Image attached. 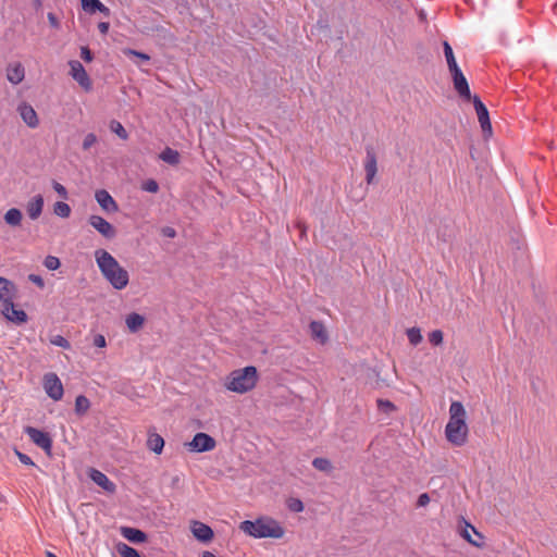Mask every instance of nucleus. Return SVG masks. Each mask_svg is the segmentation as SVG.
<instances>
[{
	"label": "nucleus",
	"instance_id": "f257e3e1",
	"mask_svg": "<svg viewBox=\"0 0 557 557\" xmlns=\"http://www.w3.org/2000/svg\"><path fill=\"white\" fill-rule=\"evenodd\" d=\"M97 267L106 281L116 290L124 289L129 282L128 272L107 250L95 251Z\"/></svg>",
	"mask_w": 557,
	"mask_h": 557
},
{
	"label": "nucleus",
	"instance_id": "f03ea898",
	"mask_svg": "<svg viewBox=\"0 0 557 557\" xmlns=\"http://www.w3.org/2000/svg\"><path fill=\"white\" fill-rule=\"evenodd\" d=\"M467 412L460 401H453L449 407V419L445 426L446 440L454 446H463L468 441L469 429L466 422Z\"/></svg>",
	"mask_w": 557,
	"mask_h": 557
},
{
	"label": "nucleus",
	"instance_id": "7ed1b4c3",
	"mask_svg": "<svg viewBox=\"0 0 557 557\" xmlns=\"http://www.w3.org/2000/svg\"><path fill=\"white\" fill-rule=\"evenodd\" d=\"M239 529L253 539H281L285 534L280 522L269 517H260L253 521L245 520Z\"/></svg>",
	"mask_w": 557,
	"mask_h": 557
},
{
	"label": "nucleus",
	"instance_id": "20e7f679",
	"mask_svg": "<svg viewBox=\"0 0 557 557\" xmlns=\"http://www.w3.org/2000/svg\"><path fill=\"white\" fill-rule=\"evenodd\" d=\"M258 382L257 368L247 366L232 371L226 377L225 387L237 394H245L255 388Z\"/></svg>",
	"mask_w": 557,
	"mask_h": 557
},
{
	"label": "nucleus",
	"instance_id": "39448f33",
	"mask_svg": "<svg viewBox=\"0 0 557 557\" xmlns=\"http://www.w3.org/2000/svg\"><path fill=\"white\" fill-rule=\"evenodd\" d=\"M42 385L46 394L54 401L62 399L64 389L60 377L53 373L44 375Z\"/></svg>",
	"mask_w": 557,
	"mask_h": 557
},
{
	"label": "nucleus",
	"instance_id": "423d86ee",
	"mask_svg": "<svg viewBox=\"0 0 557 557\" xmlns=\"http://www.w3.org/2000/svg\"><path fill=\"white\" fill-rule=\"evenodd\" d=\"M24 433L30 438V441L35 445L40 447L46 454H51L52 438L47 432L36 429L34 426H26L24 429Z\"/></svg>",
	"mask_w": 557,
	"mask_h": 557
},
{
	"label": "nucleus",
	"instance_id": "0eeeda50",
	"mask_svg": "<svg viewBox=\"0 0 557 557\" xmlns=\"http://www.w3.org/2000/svg\"><path fill=\"white\" fill-rule=\"evenodd\" d=\"M215 447V440L203 432L196 433L193 440L188 443V448L194 453L210 451Z\"/></svg>",
	"mask_w": 557,
	"mask_h": 557
},
{
	"label": "nucleus",
	"instance_id": "6e6552de",
	"mask_svg": "<svg viewBox=\"0 0 557 557\" xmlns=\"http://www.w3.org/2000/svg\"><path fill=\"white\" fill-rule=\"evenodd\" d=\"M69 65L73 79L76 81L85 91H90L92 84L83 64L77 60H72L69 62Z\"/></svg>",
	"mask_w": 557,
	"mask_h": 557
},
{
	"label": "nucleus",
	"instance_id": "1a4fd4ad",
	"mask_svg": "<svg viewBox=\"0 0 557 557\" xmlns=\"http://www.w3.org/2000/svg\"><path fill=\"white\" fill-rule=\"evenodd\" d=\"M88 223L107 239H112L116 234L114 226L100 215H90Z\"/></svg>",
	"mask_w": 557,
	"mask_h": 557
},
{
	"label": "nucleus",
	"instance_id": "9d476101",
	"mask_svg": "<svg viewBox=\"0 0 557 557\" xmlns=\"http://www.w3.org/2000/svg\"><path fill=\"white\" fill-rule=\"evenodd\" d=\"M473 106L478 115L479 123L483 133H492V124L486 106L481 101L478 96L473 97Z\"/></svg>",
	"mask_w": 557,
	"mask_h": 557
},
{
	"label": "nucleus",
	"instance_id": "9b49d317",
	"mask_svg": "<svg viewBox=\"0 0 557 557\" xmlns=\"http://www.w3.org/2000/svg\"><path fill=\"white\" fill-rule=\"evenodd\" d=\"M16 111L18 112L23 122L29 128H36L39 125V119L35 109L27 102L23 101L17 106Z\"/></svg>",
	"mask_w": 557,
	"mask_h": 557
},
{
	"label": "nucleus",
	"instance_id": "f8f14e48",
	"mask_svg": "<svg viewBox=\"0 0 557 557\" xmlns=\"http://www.w3.org/2000/svg\"><path fill=\"white\" fill-rule=\"evenodd\" d=\"M95 199L101 209L108 213H115L119 210L116 201L106 189L97 190L95 193Z\"/></svg>",
	"mask_w": 557,
	"mask_h": 557
},
{
	"label": "nucleus",
	"instance_id": "ddd939ff",
	"mask_svg": "<svg viewBox=\"0 0 557 557\" xmlns=\"http://www.w3.org/2000/svg\"><path fill=\"white\" fill-rule=\"evenodd\" d=\"M453 75L454 86L456 91L467 99L471 97L469 84L467 82V78L465 77L460 67H456V70L450 71Z\"/></svg>",
	"mask_w": 557,
	"mask_h": 557
},
{
	"label": "nucleus",
	"instance_id": "4468645a",
	"mask_svg": "<svg viewBox=\"0 0 557 557\" xmlns=\"http://www.w3.org/2000/svg\"><path fill=\"white\" fill-rule=\"evenodd\" d=\"M16 293V287L12 281L0 276V301L5 305L12 306V300L14 299Z\"/></svg>",
	"mask_w": 557,
	"mask_h": 557
},
{
	"label": "nucleus",
	"instance_id": "2eb2a0df",
	"mask_svg": "<svg viewBox=\"0 0 557 557\" xmlns=\"http://www.w3.org/2000/svg\"><path fill=\"white\" fill-rule=\"evenodd\" d=\"M190 531L193 535L202 543L210 542L214 535L211 527L200 521H194L190 525Z\"/></svg>",
	"mask_w": 557,
	"mask_h": 557
},
{
	"label": "nucleus",
	"instance_id": "dca6fc26",
	"mask_svg": "<svg viewBox=\"0 0 557 557\" xmlns=\"http://www.w3.org/2000/svg\"><path fill=\"white\" fill-rule=\"evenodd\" d=\"M89 478L95 484L102 487L108 493H114L116 490L115 484L100 470L90 469Z\"/></svg>",
	"mask_w": 557,
	"mask_h": 557
},
{
	"label": "nucleus",
	"instance_id": "f3484780",
	"mask_svg": "<svg viewBox=\"0 0 557 557\" xmlns=\"http://www.w3.org/2000/svg\"><path fill=\"white\" fill-rule=\"evenodd\" d=\"M25 78V67L21 62H12L7 66V79L12 85H18Z\"/></svg>",
	"mask_w": 557,
	"mask_h": 557
},
{
	"label": "nucleus",
	"instance_id": "a211bd4d",
	"mask_svg": "<svg viewBox=\"0 0 557 557\" xmlns=\"http://www.w3.org/2000/svg\"><path fill=\"white\" fill-rule=\"evenodd\" d=\"M2 313L5 317V319H8L9 321L16 323V324H23L28 319L27 313L23 309H16L14 307L13 301H12V306H10V305L3 306Z\"/></svg>",
	"mask_w": 557,
	"mask_h": 557
},
{
	"label": "nucleus",
	"instance_id": "6ab92c4d",
	"mask_svg": "<svg viewBox=\"0 0 557 557\" xmlns=\"http://www.w3.org/2000/svg\"><path fill=\"white\" fill-rule=\"evenodd\" d=\"M366 181L371 184L376 175V156L371 147L367 148V156L364 161Z\"/></svg>",
	"mask_w": 557,
	"mask_h": 557
},
{
	"label": "nucleus",
	"instance_id": "aec40b11",
	"mask_svg": "<svg viewBox=\"0 0 557 557\" xmlns=\"http://www.w3.org/2000/svg\"><path fill=\"white\" fill-rule=\"evenodd\" d=\"M44 203L45 201L41 195H36L28 200L26 205V213L30 220L35 221L41 215Z\"/></svg>",
	"mask_w": 557,
	"mask_h": 557
},
{
	"label": "nucleus",
	"instance_id": "412c9836",
	"mask_svg": "<svg viewBox=\"0 0 557 557\" xmlns=\"http://www.w3.org/2000/svg\"><path fill=\"white\" fill-rule=\"evenodd\" d=\"M121 534L127 541L135 544L144 543L147 540L146 533L136 528L124 527L121 529Z\"/></svg>",
	"mask_w": 557,
	"mask_h": 557
},
{
	"label": "nucleus",
	"instance_id": "4be33fe9",
	"mask_svg": "<svg viewBox=\"0 0 557 557\" xmlns=\"http://www.w3.org/2000/svg\"><path fill=\"white\" fill-rule=\"evenodd\" d=\"M81 4L84 11L88 13L100 12L104 15L110 14V10L100 0H81Z\"/></svg>",
	"mask_w": 557,
	"mask_h": 557
},
{
	"label": "nucleus",
	"instance_id": "5701e85b",
	"mask_svg": "<svg viewBox=\"0 0 557 557\" xmlns=\"http://www.w3.org/2000/svg\"><path fill=\"white\" fill-rule=\"evenodd\" d=\"M125 323H126L127 329L132 333H136L139 329L143 327V325L145 323V318H144V315H141L137 312H132L128 315H126Z\"/></svg>",
	"mask_w": 557,
	"mask_h": 557
},
{
	"label": "nucleus",
	"instance_id": "b1692460",
	"mask_svg": "<svg viewBox=\"0 0 557 557\" xmlns=\"http://www.w3.org/2000/svg\"><path fill=\"white\" fill-rule=\"evenodd\" d=\"M147 447L157 455H160L164 447V440L158 433H149L147 438Z\"/></svg>",
	"mask_w": 557,
	"mask_h": 557
},
{
	"label": "nucleus",
	"instance_id": "393cba45",
	"mask_svg": "<svg viewBox=\"0 0 557 557\" xmlns=\"http://www.w3.org/2000/svg\"><path fill=\"white\" fill-rule=\"evenodd\" d=\"M310 332L312 337L318 339L322 344H324L329 338L323 323L319 321H312L310 323Z\"/></svg>",
	"mask_w": 557,
	"mask_h": 557
},
{
	"label": "nucleus",
	"instance_id": "a878e982",
	"mask_svg": "<svg viewBox=\"0 0 557 557\" xmlns=\"http://www.w3.org/2000/svg\"><path fill=\"white\" fill-rule=\"evenodd\" d=\"M4 221L10 226H18L22 222V212L17 208L9 209L4 214Z\"/></svg>",
	"mask_w": 557,
	"mask_h": 557
},
{
	"label": "nucleus",
	"instance_id": "bb28decb",
	"mask_svg": "<svg viewBox=\"0 0 557 557\" xmlns=\"http://www.w3.org/2000/svg\"><path fill=\"white\" fill-rule=\"evenodd\" d=\"M160 159L169 164L175 165L180 162V154L176 150L168 147L160 153Z\"/></svg>",
	"mask_w": 557,
	"mask_h": 557
},
{
	"label": "nucleus",
	"instance_id": "cd10ccee",
	"mask_svg": "<svg viewBox=\"0 0 557 557\" xmlns=\"http://www.w3.org/2000/svg\"><path fill=\"white\" fill-rule=\"evenodd\" d=\"M443 49H444V54H445L449 71H453V70H456V67H459L456 62L453 48L448 41L443 42Z\"/></svg>",
	"mask_w": 557,
	"mask_h": 557
},
{
	"label": "nucleus",
	"instance_id": "c85d7f7f",
	"mask_svg": "<svg viewBox=\"0 0 557 557\" xmlns=\"http://www.w3.org/2000/svg\"><path fill=\"white\" fill-rule=\"evenodd\" d=\"M89 408V399L84 395H78L75 399V413L78 416H83L88 411Z\"/></svg>",
	"mask_w": 557,
	"mask_h": 557
},
{
	"label": "nucleus",
	"instance_id": "c756f323",
	"mask_svg": "<svg viewBox=\"0 0 557 557\" xmlns=\"http://www.w3.org/2000/svg\"><path fill=\"white\" fill-rule=\"evenodd\" d=\"M312 466L325 473H330L333 470L332 462L327 458L317 457L312 460Z\"/></svg>",
	"mask_w": 557,
	"mask_h": 557
},
{
	"label": "nucleus",
	"instance_id": "7c9ffc66",
	"mask_svg": "<svg viewBox=\"0 0 557 557\" xmlns=\"http://www.w3.org/2000/svg\"><path fill=\"white\" fill-rule=\"evenodd\" d=\"M53 212L55 215L65 219L71 214V207L66 202L58 201L53 206Z\"/></svg>",
	"mask_w": 557,
	"mask_h": 557
},
{
	"label": "nucleus",
	"instance_id": "2f4dec72",
	"mask_svg": "<svg viewBox=\"0 0 557 557\" xmlns=\"http://www.w3.org/2000/svg\"><path fill=\"white\" fill-rule=\"evenodd\" d=\"M407 337L411 345L417 346L422 342V335L419 327H410L407 330Z\"/></svg>",
	"mask_w": 557,
	"mask_h": 557
},
{
	"label": "nucleus",
	"instance_id": "473e14b6",
	"mask_svg": "<svg viewBox=\"0 0 557 557\" xmlns=\"http://www.w3.org/2000/svg\"><path fill=\"white\" fill-rule=\"evenodd\" d=\"M110 129L123 140L127 139L128 137L126 129L119 121L112 120L110 122Z\"/></svg>",
	"mask_w": 557,
	"mask_h": 557
},
{
	"label": "nucleus",
	"instance_id": "72a5a7b5",
	"mask_svg": "<svg viewBox=\"0 0 557 557\" xmlns=\"http://www.w3.org/2000/svg\"><path fill=\"white\" fill-rule=\"evenodd\" d=\"M117 550L122 557H140L137 549L124 543L117 546Z\"/></svg>",
	"mask_w": 557,
	"mask_h": 557
},
{
	"label": "nucleus",
	"instance_id": "f704fd0d",
	"mask_svg": "<svg viewBox=\"0 0 557 557\" xmlns=\"http://www.w3.org/2000/svg\"><path fill=\"white\" fill-rule=\"evenodd\" d=\"M60 260L58 257H54V256H47L44 260V265L50 270V271H55L60 268Z\"/></svg>",
	"mask_w": 557,
	"mask_h": 557
},
{
	"label": "nucleus",
	"instance_id": "c9c22d12",
	"mask_svg": "<svg viewBox=\"0 0 557 557\" xmlns=\"http://www.w3.org/2000/svg\"><path fill=\"white\" fill-rule=\"evenodd\" d=\"M50 343L54 346L61 347L63 349H70L71 344L70 342L63 337L62 335H54L50 338Z\"/></svg>",
	"mask_w": 557,
	"mask_h": 557
},
{
	"label": "nucleus",
	"instance_id": "e433bc0d",
	"mask_svg": "<svg viewBox=\"0 0 557 557\" xmlns=\"http://www.w3.org/2000/svg\"><path fill=\"white\" fill-rule=\"evenodd\" d=\"M444 334L441 330H434L429 334V342L433 346H440L443 343Z\"/></svg>",
	"mask_w": 557,
	"mask_h": 557
},
{
	"label": "nucleus",
	"instance_id": "4c0bfd02",
	"mask_svg": "<svg viewBox=\"0 0 557 557\" xmlns=\"http://www.w3.org/2000/svg\"><path fill=\"white\" fill-rule=\"evenodd\" d=\"M141 189L147 191V193H157L159 190V184L156 180H147L143 183L141 185Z\"/></svg>",
	"mask_w": 557,
	"mask_h": 557
},
{
	"label": "nucleus",
	"instance_id": "58836bf2",
	"mask_svg": "<svg viewBox=\"0 0 557 557\" xmlns=\"http://www.w3.org/2000/svg\"><path fill=\"white\" fill-rule=\"evenodd\" d=\"M124 53L126 55L136 57L139 60L145 61V62H148L150 60V55L149 54H147L145 52L137 51V50H134V49H131V48L125 49Z\"/></svg>",
	"mask_w": 557,
	"mask_h": 557
},
{
	"label": "nucleus",
	"instance_id": "ea45409f",
	"mask_svg": "<svg viewBox=\"0 0 557 557\" xmlns=\"http://www.w3.org/2000/svg\"><path fill=\"white\" fill-rule=\"evenodd\" d=\"M288 508L294 512H301L304 510V504L298 498H290L288 500Z\"/></svg>",
	"mask_w": 557,
	"mask_h": 557
},
{
	"label": "nucleus",
	"instance_id": "a19ab883",
	"mask_svg": "<svg viewBox=\"0 0 557 557\" xmlns=\"http://www.w3.org/2000/svg\"><path fill=\"white\" fill-rule=\"evenodd\" d=\"M97 141V136L94 133H88L83 140V149L88 150Z\"/></svg>",
	"mask_w": 557,
	"mask_h": 557
},
{
	"label": "nucleus",
	"instance_id": "79ce46f5",
	"mask_svg": "<svg viewBox=\"0 0 557 557\" xmlns=\"http://www.w3.org/2000/svg\"><path fill=\"white\" fill-rule=\"evenodd\" d=\"M52 188L54 189V191L63 199H67L69 197V194H67V190L66 188L60 184L59 182L57 181H53L52 182Z\"/></svg>",
	"mask_w": 557,
	"mask_h": 557
},
{
	"label": "nucleus",
	"instance_id": "37998d69",
	"mask_svg": "<svg viewBox=\"0 0 557 557\" xmlns=\"http://www.w3.org/2000/svg\"><path fill=\"white\" fill-rule=\"evenodd\" d=\"M15 455L16 457L18 458V460L25 465V466H32L34 467L35 466V462L32 460V458L29 456H27L26 454H23L21 453L20 450H15Z\"/></svg>",
	"mask_w": 557,
	"mask_h": 557
},
{
	"label": "nucleus",
	"instance_id": "c03bdc74",
	"mask_svg": "<svg viewBox=\"0 0 557 557\" xmlns=\"http://www.w3.org/2000/svg\"><path fill=\"white\" fill-rule=\"evenodd\" d=\"M94 345L98 348H104L107 345L106 337L102 334H97L94 336Z\"/></svg>",
	"mask_w": 557,
	"mask_h": 557
},
{
	"label": "nucleus",
	"instance_id": "a18cd8bd",
	"mask_svg": "<svg viewBox=\"0 0 557 557\" xmlns=\"http://www.w3.org/2000/svg\"><path fill=\"white\" fill-rule=\"evenodd\" d=\"M81 57L84 61L90 62L92 60L91 51L88 47L84 46L81 48Z\"/></svg>",
	"mask_w": 557,
	"mask_h": 557
},
{
	"label": "nucleus",
	"instance_id": "49530a36",
	"mask_svg": "<svg viewBox=\"0 0 557 557\" xmlns=\"http://www.w3.org/2000/svg\"><path fill=\"white\" fill-rule=\"evenodd\" d=\"M430 503V496L428 493H422L419 495L417 500L418 507H425Z\"/></svg>",
	"mask_w": 557,
	"mask_h": 557
},
{
	"label": "nucleus",
	"instance_id": "de8ad7c7",
	"mask_svg": "<svg viewBox=\"0 0 557 557\" xmlns=\"http://www.w3.org/2000/svg\"><path fill=\"white\" fill-rule=\"evenodd\" d=\"M28 280L32 283L36 284L38 287H44L45 286V281H44V278L40 275L29 274Z\"/></svg>",
	"mask_w": 557,
	"mask_h": 557
},
{
	"label": "nucleus",
	"instance_id": "09e8293b",
	"mask_svg": "<svg viewBox=\"0 0 557 557\" xmlns=\"http://www.w3.org/2000/svg\"><path fill=\"white\" fill-rule=\"evenodd\" d=\"M462 536L470 543L472 544L473 546H476V547H480L482 545V543L480 541H476V540H472L470 533L468 532L467 529L463 530L462 532Z\"/></svg>",
	"mask_w": 557,
	"mask_h": 557
},
{
	"label": "nucleus",
	"instance_id": "8fccbe9b",
	"mask_svg": "<svg viewBox=\"0 0 557 557\" xmlns=\"http://www.w3.org/2000/svg\"><path fill=\"white\" fill-rule=\"evenodd\" d=\"M47 17H48V21H49V24H50L51 27H53V28H59L60 27V23H59L57 16L54 15V13L49 12Z\"/></svg>",
	"mask_w": 557,
	"mask_h": 557
},
{
	"label": "nucleus",
	"instance_id": "3c124183",
	"mask_svg": "<svg viewBox=\"0 0 557 557\" xmlns=\"http://www.w3.org/2000/svg\"><path fill=\"white\" fill-rule=\"evenodd\" d=\"M109 23L108 22H100L98 24V29L102 35H106L109 32Z\"/></svg>",
	"mask_w": 557,
	"mask_h": 557
},
{
	"label": "nucleus",
	"instance_id": "603ef678",
	"mask_svg": "<svg viewBox=\"0 0 557 557\" xmlns=\"http://www.w3.org/2000/svg\"><path fill=\"white\" fill-rule=\"evenodd\" d=\"M163 234H164L165 236H168V237H174L176 233H175V230H174V228H172V227H165V228L163 230Z\"/></svg>",
	"mask_w": 557,
	"mask_h": 557
},
{
	"label": "nucleus",
	"instance_id": "864d4df0",
	"mask_svg": "<svg viewBox=\"0 0 557 557\" xmlns=\"http://www.w3.org/2000/svg\"><path fill=\"white\" fill-rule=\"evenodd\" d=\"M395 406L392 401L385 399V413H387L391 410H394Z\"/></svg>",
	"mask_w": 557,
	"mask_h": 557
},
{
	"label": "nucleus",
	"instance_id": "5fc2aeb1",
	"mask_svg": "<svg viewBox=\"0 0 557 557\" xmlns=\"http://www.w3.org/2000/svg\"><path fill=\"white\" fill-rule=\"evenodd\" d=\"M467 527H469L478 535L479 540H482V535L479 532H476L474 527L470 525L469 523H467Z\"/></svg>",
	"mask_w": 557,
	"mask_h": 557
},
{
	"label": "nucleus",
	"instance_id": "6e6d98bb",
	"mask_svg": "<svg viewBox=\"0 0 557 557\" xmlns=\"http://www.w3.org/2000/svg\"><path fill=\"white\" fill-rule=\"evenodd\" d=\"M376 404H377L379 409H382L383 408V398H377Z\"/></svg>",
	"mask_w": 557,
	"mask_h": 557
},
{
	"label": "nucleus",
	"instance_id": "4d7b16f0",
	"mask_svg": "<svg viewBox=\"0 0 557 557\" xmlns=\"http://www.w3.org/2000/svg\"><path fill=\"white\" fill-rule=\"evenodd\" d=\"M202 557H215V556L212 553H210V552H205L202 554Z\"/></svg>",
	"mask_w": 557,
	"mask_h": 557
},
{
	"label": "nucleus",
	"instance_id": "13d9d810",
	"mask_svg": "<svg viewBox=\"0 0 557 557\" xmlns=\"http://www.w3.org/2000/svg\"><path fill=\"white\" fill-rule=\"evenodd\" d=\"M47 557H58L55 554L51 553V552H48L47 553Z\"/></svg>",
	"mask_w": 557,
	"mask_h": 557
},
{
	"label": "nucleus",
	"instance_id": "bf43d9fd",
	"mask_svg": "<svg viewBox=\"0 0 557 557\" xmlns=\"http://www.w3.org/2000/svg\"><path fill=\"white\" fill-rule=\"evenodd\" d=\"M384 1H385V3L389 2V0H384Z\"/></svg>",
	"mask_w": 557,
	"mask_h": 557
}]
</instances>
